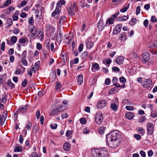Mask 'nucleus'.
I'll list each match as a JSON object with an SVG mask.
<instances>
[{
  "instance_id": "obj_6",
  "label": "nucleus",
  "mask_w": 157,
  "mask_h": 157,
  "mask_svg": "<svg viewBox=\"0 0 157 157\" xmlns=\"http://www.w3.org/2000/svg\"><path fill=\"white\" fill-rule=\"evenodd\" d=\"M154 126L152 123H149L147 125V133L149 135H151L153 133Z\"/></svg>"
},
{
  "instance_id": "obj_57",
  "label": "nucleus",
  "mask_w": 157,
  "mask_h": 157,
  "mask_svg": "<svg viewBox=\"0 0 157 157\" xmlns=\"http://www.w3.org/2000/svg\"><path fill=\"white\" fill-rule=\"evenodd\" d=\"M120 81L121 83H124L126 82V80L124 78L121 77L120 78Z\"/></svg>"
},
{
  "instance_id": "obj_19",
  "label": "nucleus",
  "mask_w": 157,
  "mask_h": 157,
  "mask_svg": "<svg viewBox=\"0 0 157 157\" xmlns=\"http://www.w3.org/2000/svg\"><path fill=\"white\" fill-rule=\"evenodd\" d=\"M134 114L133 113L128 112L126 113L125 116L128 119L131 120L134 117Z\"/></svg>"
},
{
  "instance_id": "obj_20",
  "label": "nucleus",
  "mask_w": 157,
  "mask_h": 157,
  "mask_svg": "<svg viewBox=\"0 0 157 157\" xmlns=\"http://www.w3.org/2000/svg\"><path fill=\"white\" fill-rule=\"evenodd\" d=\"M99 66L98 63H92V70L94 72L95 71V69L99 70Z\"/></svg>"
},
{
  "instance_id": "obj_1",
  "label": "nucleus",
  "mask_w": 157,
  "mask_h": 157,
  "mask_svg": "<svg viewBox=\"0 0 157 157\" xmlns=\"http://www.w3.org/2000/svg\"><path fill=\"white\" fill-rule=\"evenodd\" d=\"M119 135L118 132L114 131L112 132L110 135L107 136V143L109 147L111 148L115 147L118 145V143L117 140Z\"/></svg>"
},
{
  "instance_id": "obj_12",
  "label": "nucleus",
  "mask_w": 157,
  "mask_h": 157,
  "mask_svg": "<svg viewBox=\"0 0 157 157\" xmlns=\"http://www.w3.org/2000/svg\"><path fill=\"white\" fill-rule=\"evenodd\" d=\"M46 31L50 33H53L55 30L54 27L51 26L50 24H48L46 26Z\"/></svg>"
},
{
  "instance_id": "obj_53",
  "label": "nucleus",
  "mask_w": 157,
  "mask_h": 157,
  "mask_svg": "<svg viewBox=\"0 0 157 157\" xmlns=\"http://www.w3.org/2000/svg\"><path fill=\"white\" fill-rule=\"evenodd\" d=\"M134 137L137 140H139L141 138V136L139 134H135L134 135Z\"/></svg>"
},
{
  "instance_id": "obj_48",
  "label": "nucleus",
  "mask_w": 157,
  "mask_h": 157,
  "mask_svg": "<svg viewBox=\"0 0 157 157\" xmlns=\"http://www.w3.org/2000/svg\"><path fill=\"white\" fill-rule=\"evenodd\" d=\"M128 15L127 16H122L121 18V21H125L128 19Z\"/></svg>"
},
{
  "instance_id": "obj_61",
  "label": "nucleus",
  "mask_w": 157,
  "mask_h": 157,
  "mask_svg": "<svg viewBox=\"0 0 157 157\" xmlns=\"http://www.w3.org/2000/svg\"><path fill=\"white\" fill-rule=\"evenodd\" d=\"M145 120V116H143L139 120V122L140 123H141L143 122Z\"/></svg>"
},
{
  "instance_id": "obj_8",
  "label": "nucleus",
  "mask_w": 157,
  "mask_h": 157,
  "mask_svg": "<svg viewBox=\"0 0 157 157\" xmlns=\"http://www.w3.org/2000/svg\"><path fill=\"white\" fill-rule=\"evenodd\" d=\"M142 62L143 63H145L147 62L150 59V56L149 53L147 52H145L142 55Z\"/></svg>"
},
{
  "instance_id": "obj_46",
  "label": "nucleus",
  "mask_w": 157,
  "mask_h": 157,
  "mask_svg": "<svg viewBox=\"0 0 157 157\" xmlns=\"http://www.w3.org/2000/svg\"><path fill=\"white\" fill-rule=\"evenodd\" d=\"M6 101V98L5 97H2L0 98V102L2 103H5Z\"/></svg>"
},
{
  "instance_id": "obj_36",
  "label": "nucleus",
  "mask_w": 157,
  "mask_h": 157,
  "mask_svg": "<svg viewBox=\"0 0 157 157\" xmlns=\"http://www.w3.org/2000/svg\"><path fill=\"white\" fill-rule=\"evenodd\" d=\"M69 15L71 16H73L74 14V12H73L72 9L71 7H69L68 10Z\"/></svg>"
},
{
  "instance_id": "obj_45",
  "label": "nucleus",
  "mask_w": 157,
  "mask_h": 157,
  "mask_svg": "<svg viewBox=\"0 0 157 157\" xmlns=\"http://www.w3.org/2000/svg\"><path fill=\"white\" fill-rule=\"evenodd\" d=\"M40 62L39 61H37L35 64L34 67L37 69H38L40 67Z\"/></svg>"
},
{
  "instance_id": "obj_32",
  "label": "nucleus",
  "mask_w": 157,
  "mask_h": 157,
  "mask_svg": "<svg viewBox=\"0 0 157 157\" xmlns=\"http://www.w3.org/2000/svg\"><path fill=\"white\" fill-rule=\"evenodd\" d=\"M13 24V21L11 18H9L7 19V22L6 23V26L9 27Z\"/></svg>"
},
{
  "instance_id": "obj_52",
  "label": "nucleus",
  "mask_w": 157,
  "mask_h": 157,
  "mask_svg": "<svg viewBox=\"0 0 157 157\" xmlns=\"http://www.w3.org/2000/svg\"><path fill=\"white\" fill-rule=\"evenodd\" d=\"M88 53L87 52L85 51L83 53L81 56V57L83 59L86 58L87 55Z\"/></svg>"
},
{
  "instance_id": "obj_41",
  "label": "nucleus",
  "mask_w": 157,
  "mask_h": 157,
  "mask_svg": "<svg viewBox=\"0 0 157 157\" xmlns=\"http://www.w3.org/2000/svg\"><path fill=\"white\" fill-rule=\"evenodd\" d=\"M65 17L64 16H62L61 17L59 21V24H62L64 22Z\"/></svg>"
},
{
  "instance_id": "obj_33",
  "label": "nucleus",
  "mask_w": 157,
  "mask_h": 157,
  "mask_svg": "<svg viewBox=\"0 0 157 157\" xmlns=\"http://www.w3.org/2000/svg\"><path fill=\"white\" fill-rule=\"evenodd\" d=\"M151 116L153 118L157 117V113L155 110H153L151 111Z\"/></svg>"
},
{
  "instance_id": "obj_17",
  "label": "nucleus",
  "mask_w": 157,
  "mask_h": 157,
  "mask_svg": "<svg viewBox=\"0 0 157 157\" xmlns=\"http://www.w3.org/2000/svg\"><path fill=\"white\" fill-rule=\"evenodd\" d=\"M105 26L104 24L102 21H99L97 27L99 31H102L104 28Z\"/></svg>"
},
{
  "instance_id": "obj_58",
  "label": "nucleus",
  "mask_w": 157,
  "mask_h": 157,
  "mask_svg": "<svg viewBox=\"0 0 157 157\" xmlns=\"http://www.w3.org/2000/svg\"><path fill=\"white\" fill-rule=\"evenodd\" d=\"M29 157H39L36 153L33 152L30 155Z\"/></svg>"
},
{
  "instance_id": "obj_55",
  "label": "nucleus",
  "mask_w": 157,
  "mask_h": 157,
  "mask_svg": "<svg viewBox=\"0 0 157 157\" xmlns=\"http://www.w3.org/2000/svg\"><path fill=\"white\" fill-rule=\"evenodd\" d=\"M26 51H24L21 55V58H23V59H26Z\"/></svg>"
},
{
  "instance_id": "obj_49",
  "label": "nucleus",
  "mask_w": 157,
  "mask_h": 157,
  "mask_svg": "<svg viewBox=\"0 0 157 157\" xmlns=\"http://www.w3.org/2000/svg\"><path fill=\"white\" fill-rule=\"evenodd\" d=\"M36 47L38 50H40L42 48V45L40 43H38L36 44Z\"/></svg>"
},
{
  "instance_id": "obj_22",
  "label": "nucleus",
  "mask_w": 157,
  "mask_h": 157,
  "mask_svg": "<svg viewBox=\"0 0 157 157\" xmlns=\"http://www.w3.org/2000/svg\"><path fill=\"white\" fill-rule=\"evenodd\" d=\"M18 15L19 11L18 10H16L14 14L12 17V18L14 21H15L18 20Z\"/></svg>"
},
{
  "instance_id": "obj_29",
  "label": "nucleus",
  "mask_w": 157,
  "mask_h": 157,
  "mask_svg": "<svg viewBox=\"0 0 157 157\" xmlns=\"http://www.w3.org/2000/svg\"><path fill=\"white\" fill-rule=\"evenodd\" d=\"M129 6V4H128L126 6L124 7L122 9L120 10V11L121 12L124 13L126 12L128 9Z\"/></svg>"
},
{
  "instance_id": "obj_38",
  "label": "nucleus",
  "mask_w": 157,
  "mask_h": 157,
  "mask_svg": "<svg viewBox=\"0 0 157 157\" xmlns=\"http://www.w3.org/2000/svg\"><path fill=\"white\" fill-rule=\"evenodd\" d=\"M8 85L11 88H13L15 87V85L13 84L11 81H8L7 82Z\"/></svg>"
},
{
  "instance_id": "obj_7",
  "label": "nucleus",
  "mask_w": 157,
  "mask_h": 157,
  "mask_svg": "<svg viewBox=\"0 0 157 157\" xmlns=\"http://www.w3.org/2000/svg\"><path fill=\"white\" fill-rule=\"evenodd\" d=\"M63 106L59 107L57 109H52L50 113V115L52 116L58 115L60 112L64 110V109H62V107Z\"/></svg>"
},
{
  "instance_id": "obj_62",
  "label": "nucleus",
  "mask_w": 157,
  "mask_h": 157,
  "mask_svg": "<svg viewBox=\"0 0 157 157\" xmlns=\"http://www.w3.org/2000/svg\"><path fill=\"white\" fill-rule=\"evenodd\" d=\"M83 48V44H80L78 48V51L80 52H81Z\"/></svg>"
},
{
  "instance_id": "obj_31",
  "label": "nucleus",
  "mask_w": 157,
  "mask_h": 157,
  "mask_svg": "<svg viewBox=\"0 0 157 157\" xmlns=\"http://www.w3.org/2000/svg\"><path fill=\"white\" fill-rule=\"evenodd\" d=\"M21 62L22 63L23 65L26 66L27 65L28 63L27 61L26 60V59L21 58L20 59Z\"/></svg>"
},
{
  "instance_id": "obj_18",
  "label": "nucleus",
  "mask_w": 157,
  "mask_h": 157,
  "mask_svg": "<svg viewBox=\"0 0 157 157\" xmlns=\"http://www.w3.org/2000/svg\"><path fill=\"white\" fill-rule=\"evenodd\" d=\"M61 12L59 6H56L55 10L52 13L51 15L52 17L55 16L56 15L59 14Z\"/></svg>"
},
{
  "instance_id": "obj_42",
  "label": "nucleus",
  "mask_w": 157,
  "mask_h": 157,
  "mask_svg": "<svg viewBox=\"0 0 157 157\" xmlns=\"http://www.w3.org/2000/svg\"><path fill=\"white\" fill-rule=\"evenodd\" d=\"M56 85L55 88L56 90H58L59 88L61 87V85L60 83L59 82H57L56 83Z\"/></svg>"
},
{
  "instance_id": "obj_51",
  "label": "nucleus",
  "mask_w": 157,
  "mask_h": 157,
  "mask_svg": "<svg viewBox=\"0 0 157 157\" xmlns=\"http://www.w3.org/2000/svg\"><path fill=\"white\" fill-rule=\"evenodd\" d=\"M125 109L128 110L132 111L133 110L134 108L132 106H127L125 107Z\"/></svg>"
},
{
  "instance_id": "obj_9",
  "label": "nucleus",
  "mask_w": 157,
  "mask_h": 157,
  "mask_svg": "<svg viewBox=\"0 0 157 157\" xmlns=\"http://www.w3.org/2000/svg\"><path fill=\"white\" fill-rule=\"evenodd\" d=\"M106 101L105 100H101L99 101L97 104V107L99 109H101L106 106Z\"/></svg>"
},
{
  "instance_id": "obj_25",
  "label": "nucleus",
  "mask_w": 157,
  "mask_h": 157,
  "mask_svg": "<svg viewBox=\"0 0 157 157\" xmlns=\"http://www.w3.org/2000/svg\"><path fill=\"white\" fill-rule=\"evenodd\" d=\"M65 3L66 1L64 0H60L56 4L57 6H59V7H61L63 5H65Z\"/></svg>"
},
{
  "instance_id": "obj_5",
  "label": "nucleus",
  "mask_w": 157,
  "mask_h": 157,
  "mask_svg": "<svg viewBox=\"0 0 157 157\" xmlns=\"http://www.w3.org/2000/svg\"><path fill=\"white\" fill-rule=\"evenodd\" d=\"M118 99L116 97L115 98L113 102L111 104L110 107L113 111H117L118 110Z\"/></svg>"
},
{
  "instance_id": "obj_43",
  "label": "nucleus",
  "mask_w": 157,
  "mask_h": 157,
  "mask_svg": "<svg viewBox=\"0 0 157 157\" xmlns=\"http://www.w3.org/2000/svg\"><path fill=\"white\" fill-rule=\"evenodd\" d=\"M150 21L152 23H154L157 21V19L155 16H153L151 17Z\"/></svg>"
},
{
  "instance_id": "obj_50",
  "label": "nucleus",
  "mask_w": 157,
  "mask_h": 157,
  "mask_svg": "<svg viewBox=\"0 0 157 157\" xmlns=\"http://www.w3.org/2000/svg\"><path fill=\"white\" fill-rule=\"evenodd\" d=\"M104 131V128L103 127H101L99 129V132L101 134H103Z\"/></svg>"
},
{
  "instance_id": "obj_15",
  "label": "nucleus",
  "mask_w": 157,
  "mask_h": 157,
  "mask_svg": "<svg viewBox=\"0 0 157 157\" xmlns=\"http://www.w3.org/2000/svg\"><path fill=\"white\" fill-rule=\"evenodd\" d=\"M90 39V38H88L86 41V48L89 49H90L92 48L94 45V43L89 41Z\"/></svg>"
},
{
  "instance_id": "obj_21",
  "label": "nucleus",
  "mask_w": 157,
  "mask_h": 157,
  "mask_svg": "<svg viewBox=\"0 0 157 157\" xmlns=\"http://www.w3.org/2000/svg\"><path fill=\"white\" fill-rule=\"evenodd\" d=\"M70 145L69 143L66 142L63 145V148L66 151H68L69 150Z\"/></svg>"
},
{
  "instance_id": "obj_39",
  "label": "nucleus",
  "mask_w": 157,
  "mask_h": 157,
  "mask_svg": "<svg viewBox=\"0 0 157 157\" xmlns=\"http://www.w3.org/2000/svg\"><path fill=\"white\" fill-rule=\"evenodd\" d=\"M14 10V8L12 6L9 7L6 9V10L8 11V12H7V14L10 13L13 10Z\"/></svg>"
},
{
  "instance_id": "obj_30",
  "label": "nucleus",
  "mask_w": 157,
  "mask_h": 157,
  "mask_svg": "<svg viewBox=\"0 0 157 157\" xmlns=\"http://www.w3.org/2000/svg\"><path fill=\"white\" fill-rule=\"evenodd\" d=\"M36 36L40 37V41H42L43 40L44 37L43 33L42 31H40L38 35H36Z\"/></svg>"
},
{
  "instance_id": "obj_44",
  "label": "nucleus",
  "mask_w": 157,
  "mask_h": 157,
  "mask_svg": "<svg viewBox=\"0 0 157 157\" xmlns=\"http://www.w3.org/2000/svg\"><path fill=\"white\" fill-rule=\"evenodd\" d=\"M28 81L26 79H24V81H23L21 83V85L23 87H25L27 84Z\"/></svg>"
},
{
  "instance_id": "obj_11",
  "label": "nucleus",
  "mask_w": 157,
  "mask_h": 157,
  "mask_svg": "<svg viewBox=\"0 0 157 157\" xmlns=\"http://www.w3.org/2000/svg\"><path fill=\"white\" fill-rule=\"evenodd\" d=\"M17 40V37L14 36H13L11 37L10 41L7 39H6L7 44L10 45H12V44H15Z\"/></svg>"
},
{
  "instance_id": "obj_35",
  "label": "nucleus",
  "mask_w": 157,
  "mask_h": 157,
  "mask_svg": "<svg viewBox=\"0 0 157 157\" xmlns=\"http://www.w3.org/2000/svg\"><path fill=\"white\" fill-rule=\"evenodd\" d=\"M136 19L135 18H132L130 21L129 23L130 25H134L136 23Z\"/></svg>"
},
{
  "instance_id": "obj_28",
  "label": "nucleus",
  "mask_w": 157,
  "mask_h": 157,
  "mask_svg": "<svg viewBox=\"0 0 157 157\" xmlns=\"http://www.w3.org/2000/svg\"><path fill=\"white\" fill-rule=\"evenodd\" d=\"M83 76L80 75L78 76V82L79 84H81L83 82Z\"/></svg>"
},
{
  "instance_id": "obj_60",
  "label": "nucleus",
  "mask_w": 157,
  "mask_h": 157,
  "mask_svg": "<svg viewBox=\"0 0 157 157\" xmlns=\"http://www.w3.org/2000/svg\"><path fill=\"white\" fill-rule=\"evenodd\" d=\"M80 122L82 124H85L86 122V121L84 118H81L80 119Z\"/></svg>"
},
{
  "instance_id": "obj_27",
  "label": "nucleus",
  "mask_w": 157,
  "mask_h": 157,
  "mask_svg": "<svg viewBox=\"0 0 157 157\" xmlns=\"http://www.w3.org/2000/svg\"><path fill=\"white\" fill-rule=\"evenodd\" d=\"M122 103L124 105H131L132 104L131 101L127 99L124 100L122 101Z\"/></svg>"
},
{
  "instance_id": "obj_24",
  "label": "nucleus",
  "mask_w": 157,
  "mask_h": 157,
  "mask_svg": "<svg viewBox=\"0 0 157 157\" xmlns=\"http://www.w3.org/2000/svg\"><path fill=\"white\" fill-rule=\"evenodd\" d=\"M23 151L22 147L19 145L16 146L14 149V151L16 152H22Z\"/></svg>"
},
{
  "instance_id": "obj_54",
  "label": "nucleus",
  "mask_w": 157,
  "mask_h": 157,
  "mask_svg": "<svg viewBox=\"0 0 157 157\" xmlns=\"http://www.w3.org/2000/svg\"><path fill=\"white\" fill-rule=\"evenodd\" d=\"M34 20L33 18L32 17H30L29 20V24L30 25H32V24L34 23Z\"/></svg>"
},
{
  "instance_id": "obj_13",
  "label": "nucleus",
  "mask_w": 157,
  "mask_h": 157,
  "mask_svg": "<svg viewBox=\"0 0 157 157\" xmlns=\"http://www.w3.org/2000/svg\"><path fill=\"white\" fill-rule=\"evenodd\" d=\"M29 31L32 33L33 36H34L36 34V27L33 25H30L29 28Z\"/></svg>"
},
{
  "instance_id": "obj_37",
  "label": "nucleus",
  "mask_w": 157,
  "mask_h": 157,
  "mask_svg": "<svg viewBox=\"0 0 157 157\" xmlns=\"http://www.w3.org/2000/svg\"><path fill=\"white\" fill-rule=\"evenodd\" d=\"M114 21V19L112 17L109 18L106 21V23L108 22L110 24H112L113 23Z\"/></svg>"
},
{
  "instance_id": "obj_40",
  "label": "nucleus",
  "mask_w": 157,
  "mask_h": 157,
  "mask_svg": "<svg viewBox=\"0 0 157 157\" xmlns=\"http://www.w3.org/2000/svg\"><path fill=\"white\" fill-rule=\"evenodd\" d=\"M11 3V0H7L5 2L4 6L5 7H7Z\"/></svg>"
},
{
  "instance_id": "obj_3",
  "label": "nucleus",
  "mask_w": 157,
  "mask_h": 157,
  "mask_svg": "<svg viewBox=\"0 0 157 157\" xmlns=\"http://www.w3.org/2000/svg\"><path fill=\"white\" fill-rule=\"evenodd\" d=\"M103 117L102 113L100 112H97L95 116V121L98 124H100L103 121Z\"/></svg>"
},
{
  "instance_id": "obj_14",
  "label": "nucleus",
  "mask_w": 157,
  "mask_h": 157,
  "mask_svg": "<svg viewBox=\"0 0 157 157\" xmlns=\"http://www.w3.org/2000/svg\"><path fill=\"white\" fill-rule=\"evenodd\" d=\"M4 113L5 115H2V116H0V124L1 125L4 124L7 117V112L4 111Z\"/></svg>"
},
{
  "instance_id": "obj_10",
  "label": "nucleus",
  "mask_w": 157,
  "mask_h": 157,
  "mask_svg": "<svg viewBox=\"0 0 157 157\" xmlns=\"http://www.w3.org/2000/svg\"><path fill=\"white\" fill-rule=\"evenodd\" d=\"M122 28L121 24H118L116 25L113 31V34L114 35L118 34L121 31Z\"/></svg>"
},
{
  "instance_id": "obj_16",
  "label": "nucleus",
  "mask_w": 157,
  "mask_h": 157,
  "mask_svg": "<svg viewBox=\"0 0 157 157\" xmlns=\"http://www.w3.org/2000/svg\"><path fill=\"white\" fill-rule=\"evenodd\" d=\"M124 60V58L123 56H119L116 59L115 62L119 65H121L123 63Z\"/></svg>"
},
{
  "instance_id": "obj_26",
  "label": "nucleus",
  "mask_w": 157,
  "mask_h": 157,
  "mask_svg": "<svg viewBox=\"0 0 157 157\" xmlns=\"http://www.w3.org/2000/svg\"><path fill=\"white\" fill-rule=\"evenodd\" d=\"M27 108V106L26 105L21 106L19 107V110L21 113H23L26 111Z\"/></svg>"
},
{
  "instance_id": "obj_23",
  "label": "nucleus",
  "mask_w": 157,
  "mask_h": 157,
  "mask_svg": "<svg viewBox=\"0 0 157 157\" xmlns=\"http://www.w3.org/2000/svg\"><path fill=\"white\" fill-rule=\"evenodd\" d=\"M137 130L139 133L142 136H143L145 133V130L143 128L141 127H138L137 128Z\"/></svg>"
},
{
  "instance_id": "obj_2",
  "label": "nucleus",
  "mask_w": 157,
  "mask_h": 157,
  "mask_svg": "<svg viewBox=\"0 0 157 157\" xmlns=\"http://www.w3.org/2000/svg\"><path fill=\"white\" fill-rule=\"evenodd\" d=\"M92 155L94 157H109L108 151L105 148L92 150Z\"/></svg>"
},
{
  "instance_id": "obj_47",
  "label": "nucleus",
  "mask_w": 157,
  "mask_h": 157,
  "mask_svg": "<svg viewBox=\"0 0 157 157\" xmlns=\"http://www.w3.org/2000/svg\"><path fill=\"white\" fill-rule=\"evenodd\" d=\"M45 94V92L44 91H39L38 93V95L40 97L43 96Z\"/></svg>"
},
{
  "instance_id": "obj_34",
  "label": "nucleus",
  "mask_w": 157,
  "mask_h": 157,
  "mask_svg": "<svg viewBox=\"0 0 157 157\" xmlns=\"http://www.w3.org/2000/svg\"><path fill=\"white\" fill-rule=\"evenodd\" d=\"M32 125V123L30 122H28L25 128L27 130H30L31 129Z\"/></svg>"
},
{
  "instance_id": "obj_64",
  "label": "nucleus",
  "mask_w": 157,
  "mask_h": 157,
  "mask_svg": "<svg viewBox=\"0 0 157 157\" xmlns=\"http://www.w3.org/2000/svg\"><path fill=\"white\" fill-rule=\"evenodd\" d=\"M140 154L143 157H146V154L145 152L142 150H141L140 151Z\"/></svg>"
},
{
  "instance_id": "obj_59",
  "label": "nucleus",
  "mask_w": 157,
  "mask_h": 157,
  "mask_svg": "<svg viewBox=\"0 0 157 157\" xmlns=\"http://www.w3.org/2000/svg\"><path fill=\"white\" fill-rule=\"evenodd\" d=\"M20 16L23 18H25L27 17L26 13L24 12H22L20 13Z\"/></svg>"
},
{
  "instance_id": "obj_4",
  "label": "nucleus",
  "mask_w": 157,
  "mask_h": 157,
  "mask_svg": "<svg viewBox=\"0 0 157 157\" xmlns=\"http://www.w3.org/2000/svg\"><path fill=\"white\" fill-rule=\"evenodd\" d=\"M143 86L145 88L148 89L152 86V81L149 79H145L142 84Z\"/></svg>"
},
{
  "instance_id": "obj_56",
  "label": "nucleus",
  "mask_w": 157,
  "mask_h": 157,
  "mask_svg": "<svg viewBox=\"0 0 157 157\" xmlns=\"http://www.w3.org/2000/svg\"><path fill=\"white\" fill-rule=\"evenodd\" d=\"M1 50L2 51H4L5 49V43L3 42L2 43L1 45Z\"/></svg>"
},
{
  "instance_id": "obj_63",
  "label": "nucleus",
  "mask_w": 157,
  "mask_h": 157,
  "mask_svg": "<svg viewBox=\"0 0 157 157\" xmlns=\"http://www.w3.org/2000/svg\"><path fill=\"white\" fill-rule=\"evenodd\" d=\"M140 6H137L136 10V14L137 15L140 13Z\"/></svg>"
}]
</instances>
